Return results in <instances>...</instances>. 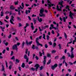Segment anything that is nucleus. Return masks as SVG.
Segmentation results:
<instances>
[{
	"mask_svg": "<svg viewBox=\"0 0 76 76\" xmlns=\"http://www.w3.org/2000/svg\"><path fill=\"white\" fill-rule=\"evenodd\" d=\"M63 1H61V2H59L58 3L59 4H60L61 6V7H60V8H59V7L58 5L56 6V9L57 10H58V11H61V7H63Z\"/></svg>",
	"mask_w": 76,
	"mask_h": 76,
	"instance_id": "obj_1",
	"label": "nucleus"
},
{
	"mask_svg": "<svg viewBox=\"0 0 76 76\" xmlns=\"http://www.w3.org/2000/svg\"><path fill=\"white\" fill-rule=\"evenodd\" d=\"M48 4L49 6V7H51V6H55L54 4H51V2L49 0H47Z\"/></svg>",
	"mask_w": 76,
	"mask_h": 76,
	"instance_id": "obj_2",
	"label": "nucleus"
},
{
	"mask_svg": "<svg viewBox=\"0 0 76 76\" xmlns=\"http://www.w3.org/2000/svg\"><path fill=\"white\" fill-rule=\"evenodd\" d=\"M71 58H73L74 57V55H73V50L74 48H73L71 47Z\"/></svg>",
	"mask_w": 76,
	"mask_h": 76,
	"instance_id": "obj_3",
	"label": "nucleus"
},
{
	"mask_svg": "<svg viewBox=\"0 0 76 76\" xmlns=\"http://www.w3.org/2000/svg\"><path fill=\"white\" fill-rule=\"evenodd\" d=\"M38 40H39V39L37 37L36 38V41L37 43V45H40V46H41V47H42V44H40V43H39V42L38 41Z\"/></svg>",
	"mask_w": 76,
	"mask_h": 76,
	"instance_id": "obj_4",
	"label": "nucleus"
},
{
	"mask_svg": "<svg viewBox=\"0 0 76 76\" xmlns=\"http://www.w3.org/2000/svg\"><path fill=\"white\" fill-rule=\"evenodd\" d=\"M46 28H48V26H45L44 28H43V27L42 26V29H41V28H40V27H39V30L40 31H42L44 29H46Z\"/></svg>",
	"mask_w": 76,
	"mask_h": 76,
	"instance_id": "obj_5",
	"label": "nucleus"
},
{
	"mask_svg": "<svg viewBox=\"0 0 76 76\" xmlns=\"http://www.w3.org/2000/svg\"><path fill=\"white\" fill-rule=\"evenodd\" d=\"M20 8L21 9H23V7H22V6H20V7L18 8V15H20Z\"/></svg>",
	"mask_w": 76,
	"mask_h": 76,
	"instance_id": "obj_6",
	"label": "nucleus"
},
{
	"mask_svg": "<svg viewBox=\"0 0 76 76\" xmlns=\"http://www.w3.org/2000/svg\"><path fill=\"white\" fill-rule=\"evenodd\" d=\"M12 49L16 50V51H18V46H17V45H14L12 46Z\"/></svg>",
	"mask_w": 76,
	"mask_h": 76,
	"instance_id": "obj_7",
	"label": "nucleus"
},
{
	"mask_svg": "<svg viewBox=\"0 0 76 76\" xmlns=\"http://www.w3.org/2000/svg\"><path fill=\"white\" fill-rule=\"evenodd\" d=\"M14 18V17H13V16H11V18L10 19V23H12V24H14V23H13L14 21V20L13 19Z\"/></svg>",
	"mask_w": 76,
	"mask_h": 76,
	"instance_id": "obj_8",
	"label": "nucleus"
},
{
	"mask_svg": "<svg viewBox=\"0 0 76 76\" xmlns=\"http://www.w3.org/2000/svg\"><path fill=\"white\" fill-rule=\"evenodd\" d=\"M57 66H58V65L57 64H55L54 65L52 66L51 69H52V70H54V69H56V67H57Z\"/></svg>",
	"mask_w": 76,
	"mask_h": 76,
	"instance_id": "obj_9",
	"label": "nucleus"
},
{
	"mask_svg": "<svg viewBox=\"0 0 76 76\" xmlns=\"http://www.w3.org/2000/svg\"><path fill=\"white\" fill-rule=\"evenodd\" d=\"M40 66L38 64H37L35 65L34 67H36V71H37L38 69V67H39Z\"/></svg>",
	"mask_w": 76,
	"mask_h": 76,
	"instance_id": "obj_10",
	"label": "nucleus"
},
{
	"mask_svg": "<svg viewBox=\"0 0 76 76\" xmlns=\"http://www.w3.org/2000/svg\"><path fill=\"white\" fill-rule=\"evenodd\" d=\"M73 16H74V14L72 13L71 12H69V16L71 19H73Z\"/></svg>",
	"mask_w": 76,
	"mask_h": 76,
	"instance_id": "obj_11",
	"label": "nucleus"
},
{
	"mask_svg": "<svg viewBox=\"0 0 76 76\" xmlns=\"http://www.w3.org/2000/svg\"><path fill=\"white\" fill-rule=\"evenodd\" d=\"M46 56H44V60L43 61V64L44 65L45 64V62H46Z\"/></svg>",
	"mask_w": 76,
	"mask_h": 76,
	"instance_id": "obj_12",
	"label": "nucleus"
},
{
	"mask_svg": "<svg viewBox=\"0 0 76 76\" xmlns=\"http://www.w3.org/2000/svg\"><path fill=\"white\" fill-rule=\"evenodd\" d=\"M28 50L27 49H26V54H28V56H29V54L30 53V52L29 51H28Z\"/></svg>",
	"mask_w": 76,
	"mask_h": 76,
	"instance_id": "obj_13",
	"label": "nucleus"
},
{
	"mask_svg": "<svg viewBox=\"0 0 76 76\" xmlns=\"http://www.w3.org/2000/svg\"><path fill=\"white\" fill-rule=\"evenodd\" d=\"M37 19L38 21H39V22H41L42 21V18H39V17H38Z\"/></svg>",
	"mask_w": 76,
	"mask_h": 76,
	"instance_id": "obj_14",
	"label": "nucleus"
},
{
	"mask_svg": "<svg viewBox=\"0 0 76 76\" xmlns=\"http://www.w3.org/2000/svg\"><path fill=\"white\" fill-rule=\"evenodd\" d=\"M24 58H25V59H26L27 62H28V58L27 57V56H26V55L25 54L24 55Z\"/></svg>",
	"mask_w": 76,
	"mask_h": 76,
	"instance_id": "obj_15",
	"label": "nucleus"
},
{
	"mask_svg": "<svg viewBox=\"0 0 76 76\" xmlns=\"http://www.w3.org/2000/svg\"><path fill=\"white\" fill-rule=\"evenodd\" d=\"M29 26V24L28 23H26V26L24 27V30H25V32L26 31V28H27V26Z\"/></svg>",
	"mask_w": 76,
	"mask_h": 76,
	"instance_id": "obj_16",
	"label": "nucleus"
},
{
	"mask_svg": "<svg viewBox=\"0 0 76 76\" xmlns=\"http://www.w3.org/2000/svg\"><path fill=\"white\" fill-rule=\"evenodd\" d=\"M54 27V25H53V24H51L49 29L50 30H51V29H53Z\"/></svg>",
	"mask_w": 76,
	"mask_h": 76,
	"instance_id": "obj_17",
	"label": "nucleus"
},
{
	"mask_svg": "<svg viewBox=\"0 0 76 76\" xmlns=\"http://www.w3.org/2000/svg\"><path fill=\"white\" fill-rule=\"evenodd\" d=\"M31 28L33 30V29H34V26L33 25V23H31Z\"/></svg>",
	"mask_w": 76,
	"mask_h": 76,
	"instance_id": "obj_18",
	"label": "nucleus"
},
{
	"mask_svg": "<svg viewBox=\"0 0 76 76\" xmlns=\"http://www.w3.org/2000/svg\"><path fill=\"white\" fill-rule=\"evenodd\" d=\"M39 15L41 17H44V16H45V14H43L42 13L40 14Z\"/></svg>",
	"mask_w": 76,
	"mask_h": 76,
	"instance_id": "obj_19",
	"label": "nucleus"
},
{
	"mask_svg": "<svg viewBox=\"0 0 76 76\" xmlns=\"http://www.w3.org/2000/svg\"><path fill=\"white\" fill-rule=\"evenodd\" d=\"M0 28L1 29H2V31H4V29H5V27H2V26H0Z\"/></svg>",
	"mask_w": 76,
	"mask_h": 76,
	"instance_id": "obj_20",
	"label": "nucleus"
},
{
	"mask_svg": "<svg viewBox=\"0 0 76 76\" xmlns=\"http://www.w3.org/2000/svg\"><path fill=\"white\" fill-rule=\"evenodd\" d=\"M40 13H42L44 12V9L43 8H42L40 10Z\"/></svg>",
	"mask_w": 76,
	"mask_h": 76,
	"instance_id": "obj_21",
	"label": "nucleus"
},
{
	"mask_svg": "<svg viewBox=\"0 0 76 76\" xmlns=\"http://www.w3.org/2000/svg\"><path fill=\"white\" fill-rule=\"evenodd\" d=\"M67 18V17H66V18L65 17H64L63 18V20L64 22H66V19Z\"/></svg>",
	"mask_w": 76,
	"mask_h": 76,
	"instance_id": "obj_22",
	"label": "nucleus"
},
{
	"mask_svg": "<svg viewBox=\"0 0 76 76\" xmlns=\"http://www.w3.org/2000/svg\"><path fill=\"white\" fill-rule=\"evenodd\" d=\"M64 37L65 38V39H67V34H66V33H64Z\"/></svg>",
	"mask_w": 76,
	"mask_h": 76,
	"instance_id": "obj_23",
	"label": "nucleus"
},
{
	"mask_svg": "<svg viewBox=\"0 0 76 76\" xmlns=\"http://www.w3.org/2000/svg\"><path fill=\"white\" fill-rule=\"evenodd\" d=\"M2 71H4V67L3 65H2Z\"/></svg>",
	"mask_w": 76,
	"mask_h": 76,
	"instance_id": "obj_24",
	"label": "nucleus"
},
{
	"mask_svg": "<svg viewBox=\"0 0 76 76\" xmlns=\"http://www.w3.org/2000/svg\"><path fill=\"white\" fill-rule=\"evenodd\" d=\"M30 12H31V11L29 10H26V14H28V13H30Z\"/></svg>",
	"mask_w": 76,
	"mask_h": 76,
	"instance_id": "obj_25",
	"label": "nucleus"
},
{
	"mask_svg": "<svg viewBox=\"0 0 76 76\" xmlns=\"http://www.w3.org/2000/svg\"><path fill=\"white\" fill-rule=\"evenodd\" d=\"M10 9L12 10H13V9H15V8L13 7V6H11L10 7Z\"/></svg>",
	"mask_w": 76,
	"mask_h": 76,
	"instance_id": "obj_26",
	"label": "nucleus"
},
{
	"mask_svg": "<svg viewBox=\"0 0 76 76\" xmlns=\"http://www.w3.org/2000/svg\"><path fill=\"white\" fill-rule=\"evenodd\" d=\"M33 21L34 22V24H35V23H36V22H37V20L34 18L33 19Z\"/></svg>",
	"mask_w": 76,
	"mask_h": 76,
	"instance_id": "obj_27",
	"label": "nucleus"
},
{
	"mask_svg": "<svg viewBox=\"0 0 76 76\" xmlns=\"http://www.w3.org/2000/svg\"><path fill=\"white\" fill-rule=\"evenodd\" d=\"M76 42V37H75V40L73 41L72 44H75V42Z\"/></svg>",
	"mask_w": 76,
	"mask_h": 76,
	"instance_id": "obj_28",
	"label": "nucleus"
},
{
	"mask_svg": "<svg viewBox=\"0 0 76 76\" xmlns=\"http://www.w3.org/2000/svg\"><path fill=\"white\" fill-rule=\"evenodd\" d=\"M64 63H65V66H66L67 67V63H66V62L65 61H63V64H64Z\"/></svg>",
	"mask_w": 76,
	"mask_h": 76,
	"instance_id": "obj_29",
	"label": "nucleus"
},
{
	"mask_svg": "<svg viewBox=\"0 0 76 76\" xmlns=\"http://www.w3.org/2000/svg\"><path fill=\"white\" fill-rule=\"evenodd\" d=\"M54 28V29H55V30H57V29L58 31V32L59 31H58V27H54V28Z\"/></svg>",
	"mask_w": 76,
	"mask_h": 76,
	"instance_id": "obj_30",
	"label": "nucleus"
},
{
	"mask_svg": "<svg viewBox=\"0 0 76 76\" xmlns=\"http://www.w3.org/2000/svg\"><path fill=\"white\" fill-rule=\"evenodd\" d=\"M12 37V35L11 34H10L8 36V38H9V39H10Z\"/></svg>",
	"mask_w": 76,
	"mask_h": 76,
	"instance_id": "obj_31",
	"label": "nucleus"
},
{
	"mask_svg": "<svg viewBox=\"0 0 76 76\" xmlns=\"http://www.w3.org/2000/svg\"><path fill=\"white\" fill-rule=\"evenodd\" d=\"M56 50H53L52 51V54H53L54 53H56Z\"/></svg>",
	"mask_w": 76,
	"mask_h": 76,
	"instance_id": "obj_32",
	"label": "nucleus"
},
{
	"mask_svg": "<svg viewBox=\"0 0 76 76\" xmlns=\"http://www.w3.org/2000/svg\"><path fill=\"white\" fill-rule=\"evenodd\" d=\"M58 46H59V49H61V44H59L58 45Z\"/></svg>",
	"mask_w": 76,
	"mask_h": 76,
	"instance_id": "obj_33",
	"label": "nucleus"
},
{
	"mask_svg": "<svg viewBox=\"0 0 76 76\" xmlns=\"http://www.w3.org/2000/svg\"><path fill=\"white\" fill-rule=\"evenodd\" d=\"M22 67H23V68L25 67V64L24 63H23L22 64Z\"/></svg>",
	"mask_w": 76,
	"mask_h": 76,
	"instance_id": "obj_34",
	"label": "nucleus"
},
{
	"mask_svg": "<svg viewBox=\"0 0 76 76\" xmlns=\"http://www.w3.org/2000/svg\"><path fill=\"white\" fill-rule=\"evenodd\" d=\"M5 64H6V67L7 68L8 67V65H8L7 62V61H5Z\"/></svg>",
	"mask_w": 76,
	"mask_h": 76,
	"instance_id": "obj_35",
	"label": "nucleus"
},
{
	"mask_svg": "<svg viewBox=\"0 0 76 76\" xmlns=\"http://www.w3.org/2000/svg\"><path fill=\"white\" fill-rule=\"evenodd\" d=\"M43 39H45V34H43Z\"/></svg>",
	"mask_w": 76,
	"mask_h": 76,
	"instance_id": "obj_36",
	"label": "nucleus"
},
{
	"mask_svg": "<svg viewBox=\"0 0 76 76\" xmlns=\"http://www.w3.org/2000/svg\"><path fill=\"white\" fill-rule=\"evenodd\" d=\"M4 13L3 12V11L1 12V16H3Z\"/></svg>",
	"mask_w": 76,
	"mask_h": 76,
	"instance_id": "obj_37",
	"label": "nucleus"
},
{
	"mask_svg": "<svg viewBox=\"0 0 76 76\" xmlns=\"http://www.w3.org/2000/svg\"><path fill=\"white\" fill-rule=\"evenodd\" d=\"M17 19L18 20H21L20 18H19V17H17Z\"/></svg>",
	"mask_w": 76,
	"mask_h": 76,
	"instance_id": "obj_38",
	"label": "nucleus"
},
{
	"mask_svg": "<svg viewBox=\"0 0 76 76\" xmlns=\"http://www.w3.org/2000/svg\"><path fill=\"white\" fill-rule=\"evenodd\" d=\"M50 63H51V59H50L49 61L47 63V64H50Z\"/></svg>",
	"mask_w": 76,
	"mask_h": 76,
	"instance_id": "obj_39",
	"label": "nucleus"
},
{
	"mask_svg": "<svg viewBox=\"0 0 76 76\" xmlns=\"http://www.w3.org/2000/svg\"><path fill=\"white\" fill-rule=\"evenodd\" d=\"M69 6H66V9H67L68 10H69V11H70V10L69 9Z\"/></svg>",
	"mask_w": 76,
	"mask_h": 76,
	"instance_id": "obj_40",
	"label": "nucleus"
},
{
	"mask_svg": "<svg viewBox=\"0 0 76 76\" xmlns=\"http://www.w3.org/2000/svg\"><path fill=\"white\" fill-rule=\"evenodd\" d=\"M43 69V66H41L40 67V70H42Z\"/></svg>",
	"mask_w": 76,
	"mask_h": 76,
	"instance_id": "obj_41",
	"label": "nucleus"
},
{
	"mask_svg": "<svg viewBox=\"0 0 76 76\" xmlns=\"http://www.w3.org/2000/svg\"><path fill=\"white\" fill-rule=\"evenodd\" d=\"M31 70H33V71H34V70H35V68H34L33 67H31Z\"/></svg>",
	"mask_w": 76,
	"mask_h": 76,
	"instance_id": "obj_42",
	"label": "nucleus"
},
{
	"mask_svg": "<svg viewBox=\"0 0 76 76\" xmlns=\"http://www.w3.org/2000/svg\"><path fill=\"white\" fill-rule=\"evenodd\" d=\"M56 46V43H53V47H55Z\"/></svg>",
	"mask_w": 76,
	"mask_h": 76,
	"instance_id": "obj_43",
	"label": "nucleus"
},
{
	"mask_svg": "<svg viewBox=\"0 0 76 76\" xmlns=\"http://www.w3.org/2000/svg\"><path fill=\"white\" fill-rule=\"evenodd\" d=\"M26 43L27 45H28V44H29V42H28V41L26 40Z\"/></svg>",
	"mask_w": 76,
	"mask_h": 76,
	"instance_id": "obj_44",
	"label": "nucleus"
},
{
	"mask_svg": "<svg viewBox=\"0 0 76 76\" xmlns=\"http://www.w3.org/2000/svg\"><path fill=\"white\" fill-rule=\"evenodd\" d=\"M9 64L11 65H13V62L11 61H10L9 62Z\"/></svg>",
	"mask_w": 76,
	"mask_h": 76,
	"instance_id": "obj_45",
	"label": "nucleus"
},
{
	"mask_svg": "<svg viewBox=\"0 0 76 76\" xmlns=\"http://www.w3.org/2000/svg\"><path fill=\"white\" fill-rule=\"evenodd\" d=\"M47 56H48V57H50V58L51 57V55L50 54H48Z\"/></svg>",
	"mask_w": 76,
	"mask_h": 76,
	"instance_id": "obj_46",
	"label": "nucleus"
},
{
	"mask_svg": "<svg viewBox=\"0 0 76 76\" xmlns=\"http://www.w3.org/2000/svg\"><path fill=\"white\" fill-rule=\"evenodd\" d=\"M32 41H30L28 42V45H30L31 44H32Z\"/></svg>",
	"mask_w": 76,
	"mask_h": 76,
	"instance_id": "obj_47",
	"label": "nucleus"
},
{
	"mask_svg": "<svg viewBox=\"0 0 76 76\" xmlns=\"http://www.w3.org/2000/svg\"><path fill=\"white\" fill-rule=\"evenodd\" d=\"M37 30L38 29H37V28H36L35 30L34 31L33 33H36Z\"/></svg>",
	"mask_w": 76,
	"mask_h": 76,
	"instance_id": "obj_48",
	"label": "nucleus"
},
{
	"mask_svg": "<svg viewBox=\"0 0 76 76\" xmlns=\"http://www.w3.org/2000/svg\"><path fill=\"white\" fill-rule=\"evenodd\" d=\"M25 42H23L22 43V46L23 47V46H24V45H25Z\"/></svg>",
	"mask_w": 76,
	"mask_h": 76,
	"instance_id": "obj_49",
	"label": "nucleus"
},
{
	"mask_svg": "<svg viewBox=\"0 0 76 76\" xmlns=\"http://www.w3.org/2000/svg\"><path fill=\"white\" fill-rule=\"evenodd\" d=\"M51 33L52 34H55V33H54V31L53 30H52V31Z\"/></svg>",
	"mask_w": 76,
	"mask_h": 76,
	"instance_id": "obj_50",
	"label": "nucleus"
},
{
	"mask_svg": "<svg viewBox=\"0 0 76 76\" xmlns=\"http://www.w3.org/2000/svg\"><path fill=\"white\" fill-rule=\"evenodd\" d=\"M13 51H11V56H13Z\"/></svg>",
	"mask_w": 76,
	"mask_h": 76,
	"instance_id": "obj_51",
	"label": "nucleus"
},
{
	"mask_svg": "<svg viewBox=\"0 0 76 76\" xmlns=\"http://www.w3.org/2000/svg\"><path fill=\"white\" fill-rule=\"evenodd\" d=\"M6 51V50H4L3 51H2V53L3 54H4L5 53V52Z\"/></svg>",
	"mask_w": 76,
	"mask_h": 76,
	"instance_id": "obj_52",
	"label": "nucleus"
},
{
	"mask_svg": "<svg viewBox=\"0 0 76 76\" xmlns=\"http://www.w3.org/2000/svg\"><path fill=\"white\" fill-rule=\"evenodd\" d=\"M18 1H17V2H15V5H16L17 4H18Z\"/></svg>",
	"mask_w": 76,
	"mask_h": 76,
	"instance_id": "obj_53",
	"label": "nucleus"
},
{
	"mask_svg": "<svg viewBox=\"0 0 76 76\" xmlns=\"http://www.w3.org/2000/svg\"><path fill=\"white\" fill-rule=\"evenodd\" d=\"M12 65H10L9 66V69H12Z\"/></svg>",
	"mask_w": 76,
	"mask_h": 76,
	"instance_id": "obj_54",
	"label": "nucleus"
},
{
	"mask_svg": "<svg viewBox=\"0 0 76 76\" xmlns=\"http://www.w3.org/2000/svg\"><path fill=\"white\" fill-rule=\"evenodd\" d=\"M11 60H14L15 59V56H13L11 58Z\"/></svg>",
	"mask_w": 76,
	"mask_h": 76,
	"instance_id": "obj_55",
	"label": "nucleus"
},
{
	"mask_svg": "<svg viewBox=\"0 0 76 76\" xmlns=\"http://www.w3.org/2000/svg\"><path fill=\"white\" fill-rule=\"evenodd\" d=\"M15 39L17 41H19V39H18V38L17 37H15Z\"/></svg>",
	"mask_w": 76,
	"mask_h": 76,
	"instance_id": "obj_56",
	"label": "nucleus"
},
{
	"mask_svg": "<svg viewBox=\"0 0 76 76\" xmlns=\"http://www.w3.org/2000/svg\"><path fill=\"white\" fill-rule=\"evenodd\" d=\"M6 19H9V17L7 15L5 17Z\"/></svg>",
	"mask_w": 76,
	"mask_h": 76,
	"instance_id": "obj_57",
	"label": "nucleus"
},
{
	"mask_svg": "<svg viewBox=\"0 0 76 76\" xmlns=\"http://www.w3.org/2000/svg\"><path fill=\"white\" fill-rule=\"evenodd\" d=\"M21 6H22L23 7H24V4H23V3H22Z\"/></svg>",
	"mask_w": 76,
	"mask_h": 76,
	"instance_id": "obj_58",
	"label": "nucleus"
},
{
	"mask_svg": "<svg viewBox=\"0 0 76 76\" xmlns=\"http://www.w3.org/2000/svg\"><path fill=\"white\" fill-rule=\"evenodd\" d=\"M65 58H66V56H63L62 58V59H65Z\"/></svg>",
	"mask_w": 76,
	"mask_h": 76,
	"instance_id": "obj_59",
	"label": "nucleus"
},
{
	"mask_svg": "<svg viewBox=\"0 0 76 76\" xmlns=\"http://www.w3.org/2000/svg\"><path fill=\"white\" fill-rule=\"evenodd\" d=\"M55 59H58V56H56L55 57Z\"/></svg>",
	"mask_w": 76,
	"mask_h": 76,
	"instance_id": "obj_60",
	"label": "nucleus"
},
{
	"mask_svg": "<svg viewBox=\"0 0 76 76\" xmlns=\"http://www.w3.org/2000/svg\"><path fill=\"white\" fill-rule=\"evenodd\" d=\"M32 49H34L35 48V45H33V46L32 47Z\"/></svg>",
	"mask_w": 76,
	"mask_h": 76,
	"instance_id": "obj_61",
	"label": "nucleus"
},
{
	"mask_svg": "<svg viewBox=\"0 0 76 76\" xmlns=\"http://www.w3.org/2000/svg\"><path fill=\"white\" fill-rule=\"evenodd\" d=\"M47 39H49V36L48 35L47 36Z\"/></svg>",
	"mask_w": 76,
	"mask_h": 76,
	"instance_id": "obj_62",
	"label": "nucleus"
},
{
	"mask_svg": "<svg viewBox=\"0 0 76 76\" xmlns=\"http://www.w3.org/2000/svg\"><path fill=\"white\" fill-rule=\"evenodd\" d=\"M16 62H17L18 63H19V61H19V60L18 59H16Z\"/></svg>",
	"mask_w": 76,
	"mask_h": 76,
	"instance_id": "obj_63",
	"label": "nucleus"
},
{
	"mask_svg": "<svg viewBox=\"0 0 76 76\" xmlns=\"http://www.w3.org/2000/svg\"><path fill=\"white\" fill-rule=\"evenodd\" d=\"M39 55H40V56H42V54L41 53V52H39Z\"/></svg>",
	"mask_w": 76,
	"mask_h": 76,
	"instance_id": "obj_64",
	"label": "nucleus"
}]
</instances>
